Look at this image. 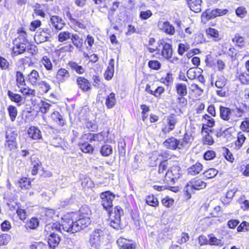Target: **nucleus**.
I'll use <instances>...</instances> for the list:
<instances>
[{"instance_id":"obj_1","label":"nucleus","mask_w":249,"mask_h":249,"mask_svg":"<svg viewBox=\"0 0 249 249\" xmlns=\"http://www.w3.org/2000/svg\"><path fill=\"white\" fill-rule=\"evenodd\" d=\"M167 160L161 161L158 166L157 173L153 177V179L156 182L161 184H169L174 183L175 180L181 176V168L178 164H175L168 168Z\"/></svg>"},{"instance_id":"obj_2","label":"nucleus","mask_w":249,"mask_h":249,"mask_svg":"<svg viewBox=\"0 0 249 249\" xmlns=\"http://www.w3.org/2000/svg\"><path fill=\"white\" fill-rule=\"evenodd\" d=\"M249 107L246 104H242V106L231 108L229 107L219 106V117L224 121L231 122L236 121L238 118H243L249 112Z\"/></svg>"},{"instance_id":"obj_3","label":"nucleus","mask_w":249,"mask_h":249,"mask_svg":"<svg viewBox=\"0 0 249 249\" xmlns=\"http://www.w3.org/2000/svg\"><path fill=\"white\" fill-rule=\"evenodd\" d=\"M67 214L63 217L62 229L67 232L73 233L88 227L91 223V218L77 217L75 219L72 218L67 220Z\"/></svg>"},{"instance_id":"obj_4","label":"nucleus","mask_w":249,"mask_h":249,"mask_svg":"<svg viewBox=\"0 0 249 249\" xmlns=\"http://www.w3.org/2000/svg\"><path fill=\"white\" fill-rule=\"evenodd\" d=\"M18 36L13 40L12 54L17 56L25 52L30 45V42L27 38V34L24 27H21L17 29Z\"/></svg>"},{"instance_id":"obj_5","label":"nucleus","mask_w":249,"mask_h":249,"mask_svg":"<svg viewBox=\"0 0 249 249\" xmlns=\"http://www.w3.org/2000/svg\"><path fill=\"white\" fill-rule=\"evenodd\" d=\"M108 215V221L109 225L114 229L119 230L123 229L121 216L124 214V210L120 206L117 205L106 210Z\"/></svg>"},{"instance_id":"obj_6","label":"nucleus","mask_w":249,"mask_h":249,"mask_svg":"<svg viewBox=\"0 0 249 249\" xmlns=\"http://www.w3.org/2000/svg\"><path fill=\"white\" fill-rule=\"evenodd\" d=\"M207 183L198 177L192 178L186 185L184 195L187 199L191 198L190 191H199L206 188Z\"/></svg>"},{"instance_id":"obj_7","label":"nucleus","mask_w":249,"mask_h":249,"mask_svg":"<svg viewBox=\"0 0 249 249\" xmlns=\"http://www.w3.org/2000/svg\"><path fill=\"white\" fill-rule=\"evenodd\" d=\"M158 46L159 49H160V54L163 58L168 60L171 62H173L174 60H178V58L173 57V50L171 44L166 42L164 39H162L158 42Z\"/></svg>"},{"instance_id":"obj_8","label":"nucleus","mask_w":249,"mask_h":249,"mask_svg":"<svg viewBox=\"0 0 249 249\" xmlns=\"http://www.w3.org/2000/svg\"><path fill=\"white\" fill-rule=\"evenodd\" d=\"M65 214H67V220H71L72 218L75 219L78 216L91 218L92 211L89 206L83 205L78 211L67 213Z\"/></svg>"},{"instance_id":"obj_9","label":"nucleus","mask_w":249,"mask_h":249,"mask_svg":"<svg viewBox=\"0 0 249 249\" xmlns=\"http://www.w3.org/2000/svg\"><path fill=\"white\" fill-rule=\"evenodd\" d=\"M104 234L100 229H96L89 235V243L94 249H98L103 241Z\"/></svg>"},{"instance_id":"obj_10","label":"nucleus","mask_w":249,"mask_h":249,"mask_svg":"<svg viewBox=\"0 0 249 249\" xmlns=\"http://www.w3.org/2000/svg\"><path fill=\"white\" fill-rule=\"evenodd\" d=\"M229 12L227 9H220L215 8L211 11L206 10L203 12L201 16L202 21H204L205 23L212 19L214 18L217 17H220L226 15Z\"/></svg>"},{"instance_id":"obj_11","label":"nucleus","mask_w":249,"mask_h":249,"mask_svg":"<svg viewBox=\"0 0 249 249\" xmlns=\"http://www.w3.org/2000/svg\"><path fill=\"white\" fill-rule=\"evenodd\" d=\"M101 203L103 208L106 210L111 209L113 207V200L115 198V195L110 191L102 192L100 194Z\"/></svg>"},{"instance_id":"obj_12","label":"nucleus","mask_w":249,"mask_h":249,"mask_svg":"<svg viewBox=\"0 0 249 249\" xmlns=\"http://www.w3.org/2000/svg\"><path fill=\"white\" fill-rule=\"evenodd\" d=\"M167 125L164 126L162 129L163 133H169L173 130L178 122V115L175 113H171L166 117Z\"/></svg>"},{"instance_id":"obj_13","label":"nucleus","mask_w":249,"mask_h":249,"mask_svg":"<svg viewBox=\"0 0 249 249\" xmlns=\"http://www.w3.org/2000/svg\"><path fill=\"white\" fill-rule=\"evenodd\" d=\"M52 32L50 28H42L37 32L35 36V40L37 43H41L48 41L51 37Z\"/></svg>"},{"instance_id":"obj_14","label":"nucleus","mask_w":249,"mask_h":249,"mask_svg":"<svg viewBox=\"0 0 249 249\" xmlns=\"http://www.w3.org/2000/svg\"><path fill=\"white\" fill-rule=\"evenodd\" d=\"M82 137L89 140L90 142L93 141L98 142H104L106 140L107 136L104 131H102L97 133H88L82 135Z\"/></svg>"},{"instance_id":"obj_15","label":"nucleus","mask_w":249,"mask_h":249,"mask_svg":"<svg viewBox=\"0 0 249 249\" xmlns=\"http://www.w3.org/2000/svg\"><path fill=\"white\" fill-rule=\"evenodd\" d=\"M202 127L201 130H213V128L215 125V121L208 114H204L201 117Z\"/></svg>"},{"instance_id":"obj_16","label":"nucleus","mask_w":249,"mask_h":249,"mask_svg":"<svg viewBox=\"0 0 249 249\" xmlns=\"http://www.w3.org/2000/svg\"><path fill=\"white\" fill-rule=\"evenodd\" d=\"M116 243L119 249H136V243L131 239L120 237Z\"/></svg>"},{"instance_id":"obj_17","label":"nucleus","mask_w":249,"mask_h":249,"mask_svg":"<svg viewBox=\"0 0 249 249\" xmlns=\"http://www.w3.org/2000/svg\"><path fill=\"white\" fill-rule=\"evenodd\" d=\"M201 141L203 145L212 146L215 141L212 134L213 132V130H201Z\"/></svg>"},{"instance_id":"obj_18","label":"nucleus","mask_w":249,"mask_h":249,"mask_svg":"<svg viewBox=\"0 0 249 249\" xmlns=\"http://www.w3.org/2000/svg\"><path fill=\"white\" fill-rule=\"evenodd\" d=\"M76 82L78 88L83 92L89 91L92 89L90 82L84 76H78L76 78Z\"/></svg>"},{"instance_id":"obj_19","label":"nucleus","mask_w":249,"mask_h":249,"mask_svg":"<svg viewBox=\"0 0 249 249\" xmlns=\"http://www.w3.org/2000/svg\"><path fill=\"white\" fill-rule=\"evenodd\" d=\"M70 77L69 71L65 68H61L57 71L55 75V82L58 84L66 82Z\"/></svg>"},{"instance_id":"obj_20","label":"nucleus","mask_w":249,"mask_h":249,"mask_svg":"<svg viewBox=\"0 0 249 249\" xmlns=\"http://www.w3.org/2000/svg\"><path fill=\"white\" fill-rule=\"evenodd\" d=\"M111 0H108L107 3L104 4L102 7H101V9H106L107 12V16L108 18H112L118 8L120 5V2L118 1H115L112 2L110 4V2H111Z\"/></svg>"},{"instance_id":"obj_21","label":"nucleus","mask_w":249,"mask_h":249,"mask_svg":"<svg viewBox=\"0 0 249 249\" xmlns=\"http://www.w3.org/2000/svg\"><path fill=\"white\" fill-rule=\"evenodd\" d=\"M231 41L235 47L239 49L245 48L247 44V40L245 36L239 33L235 34L231 38Z\"/></svg>"},{"instance_id":"obj_22","label":"nucleus","mask_w":249,"mask_h":249,"mask_svg":"<svg viewBox=\"0 0 249 249\" xmlns=\"http://www.w3.org/2000/svg\"><path fill=\"white\" fill-rule=\"evenodd\" d=\"M235 80L242 85H249V72L246 71L237 69L235 72Z\"/></svg>"},{"instance_id":"obj_23","label":"nucleus","mask_w":249,"mask_h":249,"mask_svg":"<svg viewBox=\"0 0 249 249\" xmlns=\"http://www.w3.org/2000/svg\"><path fill=\"white\" fill-rule=\"evenodd\" d=\"M81 137V141L78 142V146L82 152L85 154H92L94 151V147L89 143V140Z\"/></svg>"},{"instance_id":"obj_24","label":"nucleus","mask_w":249,"mask_h":249,"mask_svg":"<svg viewBox=\"0 0 249 249\" xmlns=\"http://www.w3.org/2000/svg\"><path fill=\"white\" fill-rule=\"evenodd\" d=\"M193 138L192 135L188 132H185L183 136V137L181 140H178V146L179 149L183 150L187 149L190 146Z\"/></svg>"},{"instance_id":"obj_25","label":"nucleus","mask_w":249,"mask_h":249,"mask_svg":"<svg viewBox=\"0 0 249 249\" xmlns=\"http://www.w3.org/2000/svg\"><path fill=\"white\" fill-rule=\"evenodd\" d=\"M27 81L31 86H36L40 81L41 77L39 72L36 70H32L27 75Z\"/></svg>"},{"instance_id":"obj_26","label":"nucleus","mask_w":249,"mask_h":249,"mask_svg":"<svg viewBox=\"0 0 249 249\" xmlns=\"http://www.w3.org/2000/svg\"><path fill=\"white\" fill-rule=\"evenodd\" d=\"M27 134L31 139L39 140L42 139V133L37 126H30L27 131Z\"/></svg>"},{"instance_id":"obj_27","label":"nucleus","mask_w":249,"mask_h":249,"mask_svg":"<svg viewBox=\"0 0 249 249\" xmlns=\"http://www.w3.org/2000/svg\"><path fill=\"white\" fill-rule=\"evenodd\" d=\"M48 237V244L51 249H55L59 245L61 238L54 232H50Z\"/></svg>"},{"instance_id":"obj_28","label":"nucleus","mask_w":249,"mask_h":249,"mask_svg":"<svg viewBox=\"0 0 249 249\" xmlns=\"http://www.w3.org/2000/svg\"><path fill=\"white\" fill-rule=\"evenodd\" d=\"M203 167V165L201 163L197 161L188 167L187 174L191 176L197 175L202 171Z\"/></svg>"},{"instance_id":"obj_29","label":"nucleus","mask_w":249,"mask_h":249,"mask_svg":"<svg viewBox=\"0 0 249 249\" xmlns=\"http://www.w3.org/2000/svg\"><path fill=\"white\" fill-rule=\"evenodd\" d=\"M163 144L168 149L172 150L179 149L178 140L173 136L165 140Z\"/></svg>"},{"instance_id":"obj_30","label":"nucleus","mask_w":249,"mask_h":249,"mask_svg":"<svg viewBox=\"0 0 249 249\" xmlns=\"http://www.w3.org/2000/svg\"><path fill=\"white\" fill-rule=\"evenodd\" d=\"M190 9L195 12L199 13L201 11L202 0H185Z\"/></svg>"},{"instance_id":"obj_31","label":"nucleus","mask_w":249,"mask_h":249,"mask_svg":"<svg viewBox=\"0 0 249 249\" xmlns=\"http://www.w3.org/2000/svg\"><path fill=\"white\" fill-rule=\"evenodd\" d=\"M17 184L22 190H29L32 187L31 179L25 177H21L18 181Z\"/></svg>"},{"instance_id":"obj_32","label":"nucleus","mask_w":249,"mask_h":249,"mask_svg":"<svg viewBox=\"0 0 249 249\" xmlns=\"http://www.w3.org/2000/svg\"><path fill=\"white\" fill-rule=\"evenodd\" d=\"M205 33L207 36L214 41H219L221 39L219 31L215 28L209 27L206 29Z\"/></svg>"},{"instance_id":"obj_33","label":"nucleus","mask_w":249,"mask_h":249,"mask_svg":"<svg viewBox=\"0 0 249 249\" xmlns=\"http://www.w3.org/2000/svg\"><path fill=\"white\" fill-rule=\"evenodd\" d=\"M160 30L169 36H173L176 32L175 27L168 21L163 22Z\"/></svg>"},{"instance_id":"obj_34","label":"nucleus","mask_w":249,"mask_h":249,"mask_svg":"<svg viewBox=\"0 0 249 249\" xmlns=\"http://www.w3.org/2000/svg\"><path fill=\"white\" fill-rule=\"evenodd\" d=\"M19 89V91L26 98L29 97L32 98L36 95V90L27 86L26 84H25V86H23Z\"/></svg>"},{"instance_id":"obj_35","label":"nucleus","mask_w":249,"mask_h":249,"mask_svg":"<svg viewBox=\"0 0 249 249\" xmlns=\"http://www.w3.org/2000/svg\"><path fill=\"white\" fill-rule=\"evenodd\" d=\"M67 16L73 26L81 29H85L87 28V23L86 21L78 20L73 18L70 12L67 13Z\"/></svg>"},{"instance_id":"obj_36","label":"nucleus","mask_w":249,"mask_h":249,"mask_svg":"<svg viewBox=\"0 0 249 249\" xmlns=\"http://www.w3.org/2000/svg\"><path fill=\"white\" fill-rule=\"evenodd\" d=\"M51 118L53 121L56 123L59 126H63L66 124V121L65 119L60 113L57 111H54L51 114Z\"/></svg>"},{"instance_id":"obj_37","label":"nucleus","mask_w":249,"mask_h":249,"mask_svg":"<svg viewBox=\"0 0 249 249\" xmlns=\"http://www.w3.org/2000/svg\"><path fill=\"white\" fill-rule=\"evenodd\" d=\"M62 219L63 220V218ZM62 225L63 222H62V224H60L58 222L49 223L46 225L45 227V231L47 234H49L50 232H54L55 231H60L61 227H62Z\"/></svg>"},{"instance_id":"obj_38","label":"nucleus","mask_w":249,"mask_h":249,"mask_svg":"<svg viewBox=\"0 0 249 249\" xmlns=\"http://www.w3.org/2000/svg\"><path fill=\"white\" fill-rule=\"evenodd\" d=\"M16 213L18 219L23 222L26 220L29 216L30 212L27 209L24 208L23 207H18L16 210Z\"/></svg>"},{"instance_id":"obj_39","label":"nucleus","mask_w":249,"mask_h":249,"mask_svg":"<svg viewBox=\"0 0 249 249\" xmlns=\"http://www.w3.org/2000/svg\"><path fill=\"white\" fill-rule=\"evenodd\" d=\"M114 61L113 59H110L109 65L104 73V77L106 80L109 81L112 79L114 74Z\"/></svg>"},{"instance_id":"obj_40","label":"nucleus","mask_w":249,"mask_h":249,"mask_svg":"<svg viewBox=\"0 0 249 249\" xmlns=\"http://www.w3.org/2000/svg\"><path fill=\"white\" fill-rule=\"evenodd\" d=\"M52 24L56 30H61L64 26V23L61 18L57 16H53L51 18Z\"/></svg>"},{"instance_id":"obj_41","label":"nucleus","mask_w":249,"mask_h":249,"mask_svg":"<svg viewBox=\"0 0 249 249\" xmlns=\"http://www.w3.org/2000/svg\"><path fill=\"white\" fill-rule=\"evenodd\" d=\"M31 162L32 165L31 174L33 176L36 175L39 169L41 168L42 165V162L38 158L35 159L31 158Z\"/></svg>"},{"instance_id":"obj_42","label":"nucleus","mask_w":249,"mask_h":249,"mask_svg":"<svg viewBox=\"0 0 249 249\" xmlns=\"http://www.w3.org/2000/svg\"><path fill=\"white\" fill-rule=\"evenodd\" d=\"M39 221L36 217H32L25 224L24 227L27 230H35L39 226Z\"/></svg>"},{"instance_id":"obj_43","label":"nucleus","mask_w":249,"mask_h":249,"mask_svg":"<svg viewBox=\"0 0 249 249\" xmlns=\"http://www.w3.org/2000/svg\"><path fill=\"white\" fill-rule=\"evenodd\" d=\"M175 88L178 95L186 96L187 95V86L185 83H177L175 85Z\"/></svg>"},{"instance_id":"obj_44","label":"nucleus","mask_w":249,"mask_h":249,"mask_svg":"<svg viewBox=\"0 0 249 249\" xmlns=\"http://www.w3.org/2000/svg\"><path fill=\"white\" fill-rule=\"evenodd\" d=\"M155 43L156 39L154 37H150L149 38L147 44L145 45V47L149 53H153L156 52V54L159 55L160 49H159L158 46L156 47H152Z\"/></svg>"},{"instance_id":"obj_45","label":"nucleus","mask_w":249,"mask_h":249,"mask_svg":"<svg viewBox=\"0 0 249 249\" xmlns=\"http://www.w3.org/2000/svg\"><path fill=\"white\" fill-rule=\"evenodd\" d=\"M71 39L73 46H74L77 49H81L83 47V39L78 34H72Z\"/></svg>"},{"instance_id":"obj_46","label":"nucleus","mask_w":249,"mask_h":249,"mask_svg":"<svg viewBox=\"0 0 249 249\" xmlns=\"http://www.w3.org/2000/svg\"><path fill=\"white\" fill-rule=\"evenodd\" d=\"M18 132L15 128L11 127H8L5 131L6 140L17 141Z\"/></svg>"},{"instance_id":"obj_47","label":"nucleus","mask_w":249,"mask_h":249,"mask_svg":"<svg viewBox=\"0 0 249 249\" xmlns=\"http://www.w3.org/2000/svg\"><path fill=\"white\" fill-rule=\"evenodd\" d=\"M36 86L38 87V92L41 94L48 93L51 89L50 85L46 81H40Z\"/></svg>"},{"instance_id":"obj_48","label":"nucleus","mask_w":249,"mask_h":249,"mask_svg":"<svg viewBox=\"0 0 249 249\" xmlns=\"http://www.w3.org/2000/svg\"><path fill=\"white\" fill-rule=\"evenodd\" d=\"M145 200V203L150 206L157 207L159 206L158 199L153 194L147 196Z\"/></svg>"},{"instance_id":"obj_49","label":"nucleus","mask_w":249,"mask_h":249,"mask_svg":"<svg viewBox=\"0 0 249 249\" xmlns=\"http://www.w3.org/2000/svg\"><path fill=\"white\" fill-rule=\"evenodd\" d=\"M7 95L9 98L12 102L17 103L18 105H20L22 101V97L21 95L18 93H14L11 90H8Z\"/></svg>"},{"instance_id":"obj_50","label":"nucleus","mask_w":249,"mask_h":249,"mask_svg":"<svg viewBox=\"0 0 249 249\" xmlns=\"http://www.w3.org/2000/svg\"><path fill=\"white\" fill-rule=\"evenodd\" d=\"M15 77L16 85L18 88H20L23 86H25V80L22 72L17 71L16 72Z\"/></svg>"},{"instance_id":"obj_51","label":"nucleus","mask_w":249,"mask_h":249,"mask_svg":"<svg viewBox=\"0 0 249 249\" xmlns=\"http://www.w3.org/2000/svg\"><path fill=\"white\" fill-rule=\"evenodd\" d=\"M116 102L115 94L113 92H111L106 97L105 104L107 107L108 109L113 107L116 104Z\"/></svg>"},{"instance_id":"obj_52","label":"nucleus","mask_w":249,"mask_h":249,"mask_svg":"<svg viewBox=\"0 0 249 249\" xmlns=\"http://www.w3.org/2000/svg\"><path fill=\"white\" fill-rule=\"evenodd\" d=\"M223 153L222 156L225 160L231 163H233L235 161V158L233 154L230 150L226 147L222 148Z\"/></svg>"},{"instance_id":"obj_53","label":"nucleus","mask_w":249,"mask_h":249,"mask_svg":"<svg viewBox=\"0 0 249 249\" xmlns=\"http://www.w3.org/2000/svg\"><path fill=\"white\" fill-rule=\"evenodd\" d=\"M246 140L245 135L242 132H239L237 135V140L234 142L235 148L239 149Z\"/></svg>"},{"instance_id":"obj_54","label":"nucleus","mask_w":249,"mask_h":249,"mask_svg":"<svg viewBox=\"0 0 249 249\" xmlns=\"http://www.w3.org/2000/svg\"><path fill=\"white\" fill-rule=\"evenodd\" d=\"M45 69L48 71H52L53 69V65L50 58L47 55L43 56L40 61Z\"/></svg>"},{"instance_id":"obj_55","label":"nucleus","mask_w":249,"mask_h":249,"mask_svg":"<svg viewBox=\"0 0 249 249\" xmlns=\"http://www.w3.org/2000/svg\"><path fill=\"white\" fill-rule=\"evenodd\" d=\"M74 46L71 43H69L64 45L59 49L55 50V53L57 54H60L61 53H71L74 50Z\"/></svg>"},{"instance_id":"obj_56","label":"nucleus","mask_w":249,"mask_h":249,"mask_svg":"<svg viewBox=\"0 0 249 249\" xmlns=\"http://www.w3.org/2000/svg\"><path fill=\"white\" fill-rule=\"evenodd\" d=\"M174 78L172 73L168 72L165 76L161 77L159 80V82L166 86H169L173 83Z\"/></svg>"},{"instance_id":"obj_57","label":"nucleus","mask_w":249,"mask_h":249,"mask_svg":"<svg viewBox=\"0 0 249 249\" xmlns=\"http://www.w3.org/2000/svg\"><path fill=\"white\" fill-rule=\"evenodd\" d=\"M7 109L10 120L12 122H14L18 113L17 107L13 105H10L7 107Z\"/></svg>"},{"instance_id":"obj_58","label":"nucleus","mask_w":249,"mask_h":249,"mask_svg":"<svg viewBox=\"0 0 249 249\" xmlns=\"http://www.w3.org/2000/svg\"><path fill=\"white\" fill-rule=\"evenodd\" d=\"M6 204L9 210L11 211L16 210L17 207L18 208L21 206L20 202H18L15 198L13 197L8 199Z\"/></svg>"},{"instance_id":"obj_59","label":"nucleus","mask_w":249,"mask_h":249,"mask_svg":"<svg viewBox=\"0 0 249 249\" xmlns=\"http://www.w3.org/2000/svg\"><path fill=\"white\" fill-rule=\"evenodd\" d=\"M209 238V245L211 246H216L222 247L223 246L224 243L220 239H218L214 236L213 234L208 235Z\"/></svg>"},{"instance_id":"obj_60","label":"nucleus","mask_w":249,"mask_h":249,"mask_svg":"<svg viewBox=\"0 0 249 249\" xmlns=\"http://www.w3.org/2000/svg\"><path fill=\"white\" fill-rule=\"evenodd\" d=\"M68 65L71 69L74 70L76 72L79 74H82L85 72V70L82 66L78 65L76 62L73 61H69Z\"/></svg>"},{"instance_id":"obj_61","label":"nucleus","mask_w":249,"mask_h":249,"mask_svg":"<svg viewBox=\"0 0 249 249\" xmlns=\"http://www.w3.org/2000/svg\"><path fill=\"white\" fill-rule=\"evenodd\" d=\"M190 91V93L195 97L200 96L203 92V90L195 83L191 84Z\"/></svg>"},{"instance_id":"obj_62","label":"nucleus","mask_w":249,"mask_h":249,"mask_svg":"<svg viewBox=\"0 0 249 249\" xmlns=\"http://www.w3.org/2000/svg\"><path fill=\"white\" fill-rule=\"evenodd\" d=\"M162 205L166 208H171L175 203V200L168 196H165L161 199Z\"/></svg>"},{"instance_id":"obj_63","label":"nucleus","mask_w":249,"mask_h":249,"mask_svg":"<svg viewBox=\"0 0 249 249\" xmlns=\"http://www.w3.org/2000/svg\"><path fill=\"white\" fill-rule=\"evenodd\" d=\"M71 33L68 31L61 32L57 36L58 41L59 42H64L71 39Z\"/></svg>"},{"instance_id":"obj_64","label":"nucleus","mask_w":249,"mask_h":249,"mask_svg":"<svg viewBox=\"0 0 249 249\" xmlns=\"http://www.w3.org/2000/svg\"><path fill=\"white\" fill-rule=\"evenodd\" d=\"M239 128L243 132L249 133V117L243 119L239 125Z\"/></svg>"}]
</instances>
